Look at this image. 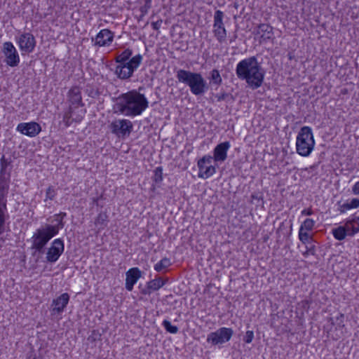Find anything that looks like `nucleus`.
Instances as JSON below:
<instances>
[{
	"instance_id": "obj_1",
	"label": "nucleus",
	"mask_w": 359,
	"mask_h": 359,
	"mask_svg": "<svg viewBox=\"0 0 359 359\" xmlns=\"http://www.w3.org/2000/svg\"><path fill=\"white\" fill-rule=\"evenodd\" d=\"M132 90L121 94L115 100L113 111L115 114L135 117L141 115L148 107L149 101L140 90Z\"/></svg>"
},
{
	"instance_id": "obj_2",
	"label": "nucleus",
	"mask_w": 359,
	"mask_h": 359,
	"mask_svg": "<svg viewBox=\"0 0 359 359\" xmlns=\"http://www.w3.org/2000/svg\"><path fill=\"white\" fill-rule=\"evenodd\" d=\"M237 77L245 81L253 90L259 88L264 79L265 71L255 56L240 61L236 67Z\"/></svg>"
},
{
	"instance_id": "obj_3",
	"label": "nucleus",
	"mask_w": 359,
	"mask_h": 359,
	"mask_svg": "<svg viewBox=\"0 0 359 359\" xmlns=\"http://www.w3.org/2000/svg\"><path fill=\"white\" fill-rule=\"evenodd\" d=\"M176 78L178 82L188 86L196 96L204 95L208 89V83L201 73L180 69L176 72Z\"/></svg>"
},
{
	"instance_id": "obj_4",
	"label": "nucleus",
	"mask_w": 359,
	"mask_h": 359,
	"mask_svg": "<svg viewBox=\"0 0 359 359\" xmlns=\"http://www.w3.org/2000/svg\"><path fill=\"white\" fill-rule=\"evenodd\" d=\"M315 140L312 130L309 126L302 127L296 140V149L302 156H309L314 149Z\"/></svg>"
},
{
	"instance_id": "obj_5",
	"label": "nucleus",
	"mask_w": 359,
	"mask_h": 359,
	"mask_svg": "<svg viewBox=\"0 0 359 359\" xmlns=\"http://www.w3.org/2000/svg\"><path fill=\"white\" fill-rule=\"evenodd\" d=\"M142 60V55L137 54L132 57L128 62L118 63L114 70V74L121 80L130 79L141 65Z\"/></svg>"
},
{
	"instance_id": "obj_6",
	"label": "nucleus",
	"mask_w": 359,
	"mask_h": 359,
	"mask_svg": "<svg viewBox=\"0 0 359 359\" xmlns=\"http://www.w3.org/2000/svg\"><path fill=\"white\" fill-rule=\"evenodd\" d=\"M55 236V230L53 227L44 226L36 230L34 233L32 240V249L35 250L39 253L43 252V248L48 241Z\"/></svg>"
},
{
	"instance_id": "obj_7",
	"label": "nucleus",
	"mask_w": 359,
	"mask_h": 359,
	"mask_svg": "<svg viewBox=\"0 0 359 359\" xmlns=\"http://www.w3.org/2000/svg\"><path fill=\"white\" fill-rule=\"evenodd\" d=\"M233 334L231 328L220 327L215 332H210L207 337V342L215 346L229 341Z\"/></svg>"
},
{
	"instance_id": "obj_8",
	"label": "nucleus",
	"mask_w": 359,
	"mask_h": 359,
	"mask_svg": "<svg viewBox=\"0 0 359 359\" xmlns=\"http://www.w3.org/2000/svg\"><path fill=\"white\" fill-rule=\"evenodd\" d=\"M224 16V13L220 10H217L215 12L212 32L214 36L219 43L225 41L226 38V29L223 22Z\"/></svg>"
},
{
	"instance_id": "obj_9",
	"label": "nucleus",
	"mask_w": 359,
	"mask_h": 359,
	"mask_svg": "<svg viewBox=\"0 0 359 359\" xmlns=\"http://www.w3.org/2000/svg\"><path fill=\"white\" fill-rule=\"evenodd\" d=\"M133 123L128 119H118L110 125V129L113 134L120 137L129 135L133 130Z\"/></svg>"
},
{
	"instance_id": "obj_10",
	"label": "nucleus",
	"mask_w": 359,
	"mask_h": 359,
	"mask_svg": "<svg viewBox=\"0 0 359 359\" xmlns=\"http://www.w3.org/2000/svg\"><path fill=\"white\" fill-rule=\"evenodd\" d=\"M2 52L6 57L5 62L7 65L14 67L20 63V57L18 53L13 44L7 41L3 44Z\"/></svg>"
},
{
	"instance_id": "obj_11",
	"label": "nucleus",
	"mask_w": 359,
	"mask_h": 359,
	"mask_svg": "<svg viewBox=\"0 0 359 359\" xmlns=\"http://www.w3.org/2000/svg\"><path fill=\"white\" fill-rule=\"evenodd\" d=\"M114 33L108 29L100 30L95 37L91 38V41L95 46H109L114 41Z\"/></svg>"
},
{
	"instance_id": "obj_12",
	"label": "nucleus",
	"mask_w": 359,
	"mask_h": 359,
	"mask_svg": "<svg viewBox=\"0 0 359 359\" xmlns=\"http://www.w3.org/2000/svg\"><path fill=\"white\" fill-rule=\"evenodd\" d=\"M212 160L211 156L207 155L198 160L197 165L199 169L198 177L203 179H207L213 175L216 169L213 165L206 166L205 164H210Z\"/></svg>"
},
{
	"instance_id": "obj_13",
	"label": "nucleus",
	"mask_w": 359,
	"mask_h": 359,
	"mask_svg": "<svg viewBox=\"0 0 359 359\" xmlns=\"http://www.w3.org/2000/svg\"><path fill=\"white\" fill-rule=\"evenodd\" d=\"M65 249L64 243L60 238L55 239L51 246L48 249L46 253V260L48 262H55L60 255L62 254Z\"/></svg>"
},
{
	"instance_id": "obj_14",
	"label": "nucleus",
	"mask_w": 359,
	"mask_h": 359,
	"mask_svg": "<svg viewBox=\"0 0 359 359\" xmlns=\"http://www.w3.org/2000/svg\"><path fill=\"white\" fill-rule=\"evenodd\" d=\"M20 49L27 53H32L36 46V40L31 33H23L18 39Z\"/></svg>"
},
{
	"instance_id": "obj_15",
	"label": "nucleus",
	"mask_w": 359,
	"mask_h": 359,
	"mask_svg": "<svg viewBox=\"0 0 359 359\" xmlns=\"http://www.w3.org/2000/svg\"><path fill=\"white\" fill-rule=\"evenodd\" d=\"M16 130L28 137H36L41 131V126L36 122L20 123L17 126Z\"/></svg>"
},
{
	"instance_id": "obj_16",
	"label": "nucleus",
	"mask_w": 359,
	"mask_h": 359,
	"mask_svg": "<svg viewBox=\"0 0 359 359\" xmlns=\"http://www.w3.org/2000/svg\"><path fill=\"white\" fill-rule=\"evenodd\" d=\"M231 147L230 142L226 141L218 144L213 151L215 161L224 162L227 158V151Z\"/></svg>"
},
{
	"instance_id": "obj_17",
	"label": "nucleus",
	"mask_w": 359,
	"mask_h": 359,
	"mask_svg": "<svg viewBox=\"0 0 359 359\" xmlns=\"http://www.w3.org/2000/svg\"><path fill=\"white\" fill-rule=\"evenodd\" d=\"M68 101L70 103L69 107H72L73 109L77 108L79 106H83L82 102L81 91L79 87L73 86L70 88L68 92Z\"/></svg>"
},
{
	"instance_id": "obj_18",
	"label": "nucleus",
	"mask_w": 359,
	"mask_h": 359,
	"mask_svg": "<svg viewBox=\"0 0 359 359\" xmlns=\"http://www.w3.org/2000/svg\"><path fill=\"white\" fill-rule=\"evenodd\" d=\"M142 272L137 267L130 269L126 273V288L128 291H132L134 285L141 277Z\"/></svg>"
},
{
	"instance_id": "obj_19",
	"label": "nucleus",
	"mask_w": 359,
	"mask_h": 359,
	"mask_svg": "<svg viewBox=\"0 0 359 359\" xmlns=\"http://www.w3.org/2000/svg\"><path fill=\"white\" fill-rule=\"evenodd\" d=\"M9 185L0 183V215L7 217V195Z\"/></svg>"
},
{
	"instance_id": "obj_20",
	"label": "nucleus",
	"mask_w": 359,
	"mask_h": 359,
	"mask_svg": "<svg viewBox=\"0 0 359 359\" xmlns=\"http://www.w3.org/2000/svg\"><path fill=\"white\" fill-rule=\"evenodd\" d=\"M69 300V296L67 293H63L53 302V311L57 313H62Z\"/></svg>"
},
{
	"instance_id": "obj_21",
	"label": "nucleus",
	"mask_w": 359,
	"mask_h": 359,
	"mask_svg": "<svg viewBox=\"0 0 359 359\" xmlns=\"http://www.w3.org/2000/svg\"><path fill=\"white\" fill-rule=\"evenodd\" d=\"M257 34H260L262 41L265 42L273 39V27L268 24H260L258 26Z\"/></svg>"
},
{
	"instance_id": "obj_22",
	"label": "nucleus",
	"mask_w": 359,
	"mask_h": 359,
	"mask_svg": "<svg viewBox=\"0 0 359 359\" xmlns=\"http://www.w3.org/2000/svg\"><path fill=\"white\" fill-rule=\"evenodd\" d=\"M82 111L81 114L76 115L73 118L74 109L72 107H69L67 111H66L63 116V121L67 127H69L74 121L80 122L83 118L85 111Z\"/></svg>"
},
{
	"instance_id": "obj_23",
	"label": "nucleus",
	"mask_w": 359,
	"mask_h": 359,
	"mask_svg": "<svg viewBox=\"0 0 359 359\" xmlns=\"http://www.w3.org/2000/svg\"><path fill=\"white\" fill-rule=\"evenodd\" d=\"M108 215L105 212H100L95 219V225L99 231L103 230L108 224Z\"/></svg>"
},
{
	"instance_id": "obj_24",
	"label": "nucleus",
	"mask_w": 359,
	"mask_h": 359,
	"mask_svg": "<svg viewBox=\"0 0 359 359\" xmlns=\"http://www.w3.org/2000/svg\"><path fill=\"white\" fill-rule=\"evenodd\" d=\"M133 55V50L130 48H126L121 53L117 54L115 57V62L118 63L128 62Z\"/></svg>"
},
{
	"instance_id": "obj_25",
	"label": "nucleus",
	"mask_w": 359,
	"mask_h": 359,
	"mask_svg": "<svg viewBox=\"0 0 359 359\" xmlns=\"http://www.w3.org/2000/svg\"><path fill=\"white\" fill-rule=\"evenodd\" d=\"M359 207V199L353 198L350 202L347 201L339 206V211L341 213L345 212L346 210Z\"/></svg>"
},
{
	"instance_id": "obj_26",
	"label": "nucleus",
	"mask_w": 359,
	"mask_h": 359,
	"mask_svg": "<svg viewBox=\"0 0 359 359\" xmlns=\"http://www.w3.org/2000/svg\"><path fill=\"white\" fill-rule=\"evenodd\" d=\"M171 264L172 263L169 258L163 257L154 265V268L156 271L161 272L166 270Z\"/></svg>"
},
{
	"instance_id": "obj_27",
	"label": "nucleus",
	"mask_w": 359,
	"mask_h": 359,
	"mask_svg": "<svg viewBox=\"0 0 359 359\" xmlns=\"http://www.w3.org/2000/svg\"><path fill=\"white\" fill-rule=\"evenodd\" d=\"M209 80L210 84L216 85L217 86H220L222 83V79L219 72L216 69H214L210 72Z\"/></svg>"
},
{
	"instance_id": "obj_28",
	"label": "nucleus",
	"mask_w": 359,
	"mask_h": 359,
	"mask_svg": "<svg viewBox=\"0 0 359 359\" xmlns=\"http://www.w3.org/2000/svg\"><path fill=\"white\" fill-rule=\"evenodd\" d=\"M165 283L161 278L158 277L147 283V287L153 291H156L162 287Z\"/></svg>"
},
{
	"instance_id": "obj_29",
	"label": "nucleus",
	"mask_w": 359,
	"mask_h": 359,
	"mask_svg": "<svg viewBox=\"0 0 359 359\" xmlns=\"http://www.w3.org/2000/svg\"><path fill=\"white\" fill-rule=\"evenodd\" d=\"M332 234L334 238L338 241H342L346 238V236H348V233L344 226H339L335 229H333Z\"/></svg>"
},
{
	"instance_id": "obj_30",
	"label": "nucleus",
	"mask_w": 359,
	"mask_h": 359,
	"mask_svg": "<svg viewBox=\"0 0 359 359\" xmlns=\"http://www.w3.org/2000/svg\"><path fill=\"white\" fill-rule=\"evenodd\" d=\"M54 221L57 222V224L55 225L46 224V226L53 227L55 230V234L57 235L60 229H62L64 227L65 223L62 221V218L57 217L56 214L54 215Z\"/></svg>"
},
{
	"instance_id": "obj_31",
	"label": "nucleus",
	"mask_w": 359,
	"mask_h": 359,
	"mask_svg": "<svg viewBox=\"0 0 359 359\" xmlns=\"http://www.w3.org/2000/svg\"><path fill=\"white\" fill-rule=\"evenodd\" d=\"M344 226L346 227L348 236H353V235L359 232L358 226H354L353 221H347Z\"/></svg>"
},
{
	"instance_id": "obj_32",
	"label": "nucleus",
	"mask_w": 359,
	"mask_h": 359,
	"mask_svg": "<svg viewBox=\"0 0 359 359\" xmlns=\"http://www.w3.org/2000/svg\"><path fill=\"white\" fill-rule=\"evenodd\" d=\"M162 325L167 332L171 334H176L178 332V327L175 325H172L171 323L168 320H164L162 322Z\"/></svg>"
},
{
	"instance_id": "obj_33",
	"label": "nucleus",
	"mask_w": 359,
	"mask_h": 359,
	"mask_svg": "<svg viewBox=\"0 0 359 359\" xmlns=\"http://www.w3.org/2000/svg\"><path fill=\"white\" fill-rule=\"evenodd\" d=\"M315 222L312 219H306L302 224L300 229L306 231H311L314 226Z\"/></svg>"
},
{
	"instance_id": "obj_34",
	"label": "nucleus",
	"mask_w": 359,
	"mask_h": 359,
	"mask_svg": "<svg viewBox=\"0 0 359 359\" xmlns=\"http://www.w3.org/2000/svg\"><path fill=\"white\" fill-rule=\"evenodd\" d=\"M154 175L153 177V180L156 183H160L163 180V168L162 167H157L154 171Z\"/></svg>"
},
{
	"instance_id": "obj_35",
	"label": "nucleus",
	"mask_w": 359,
	"mask_h": 359,
	"mask_svg": "<svg viewBox=\"0 0 359 359\" xmlns=\"http://www.w3.org/2000/svg\"><path fill=\"white\" fill-rule=\"evenodd\" d=\"M6 217V216L0 215V236L4 232ZM4 243V240L3 239V238L0 237V250L3 247Z\"/></svg>"
},
{
	"instance_id": "obj_36",
	"label": "nucleus",
	"mask_w": 359,
	"mask_h": 359,
	"mask_svg": "<svg viewBox=\"0 0 359 359\" xmlns=\"http://www.w3.org/2000/svg\"><path fill=\"white\" fill-rule=\"evenodd\" d=\"M299 238L303 243H309L311 240L309 233L302 229L299 231Z\"/></svg>"
},
{
	"instance_id": "obj_37",
	"label": "nucleus",
	"mask_w": 359,
	"mask_h": 359,
	"mask_svg": "<svg viewBox=\"0 0 359 359\" xmlns=\"http://www.w3.org/2000/svg\"><path fill=\"white\" fill-rule=\"evenodd\" d=\"M56 196V191L55 189L53 186H50L48 187L46 191V199L45 201L49 200H53Z\"/></svg>"
},
{
	"instance_id": "obj_38",
	"label": "nucleus",
	"mask_w": 359,
	"mask_h": 359,
	"mask_svg": "<svg viewBox=\"0 0 359 359\" xmlns=\"http://www.w3.org/2000/svg\"><path fill=\"white\" fill-rule=\"evenodd\" d=\"M9 164H10V161H8V160L6 159L4 156H3L0 159V165H1L0 173H4V174L8 173L6 172V168Z\"/></svg>"
},
{
	"instance_id": "obj_39",
	"label": "nucleus",
	"mask_w": 359,
	"mask_h": 359,
	"mask_svg": "<svg viewBox=\"0 0 359 359\" xmlns=\"http://www.w3.org/2000/svg\"><path fill=\"white\" fill-rule=\"evenodd\" d=\"M11 174L10 173H0V183H5L7 185L10 184Z\"/></svg>"
},
{
	"instance_id": "obj_40",
	"label": "nucleus",
	"mask_w": 359,
	"mask_h": 359,
	"mask_svg": "<svg viewBox=\"0 0 359 359\" xmlns=\"http://www.w3.org/2000/svg\"><path fill=\"white\" fill-rule=\"evenodd\" d=\"M254 339V332L252 330H248L244 336L243 340L245 343L250 344Z\"/></svg>"
},
{
	"instance_id": "obj_41",
	"label": "nucleus",
	"mask_w": 359,
	"mask_h": 359,
	"mask_svg": "<svg viewBox=\"0 0 359 359\" xmlns=\"http://www.w3.org/2000/svg\"><path fill=\"white\" fill-rule=\"evenodd\" d=\"M315 253H316L315 246L313 245H312L310 247H306V250L305 252L303 253V255L304 257H307L309 255H314Z\"/></svg>"
},
{
	"instance_id": "obj_42",
	"label": "nucleus",
	"mask_w": 359,
	"mask_h": 359,
	"mask_svg": "<svg viewBox=\"0 0 359 359\" xmlns=\"http://www.w3.org/2000/svg\"><path fill=\"white\" fill-rule=\"evenodd\" d=\"M344 314H339L337 318H336V320H337V325L339 326V327H344Z\"/></svg>"
},
{
	"instance_id": "obj_43",
	"label": "nucleus",
	"mask_w": 359,
	"mask_h": 359,
	"mask_svg": "<svg viewBox=\"0 0 359 359\" xmlns=\"http://www.w3.org/2000/svg\"><path fill=\"white\" fill-rule=\"evenodd\" d=\"M229 94L226 93H222L221 94L215 95V97L217 98V102H221L222 100H226Z\"/></svg>"
},
{
	"instance_id": "obj_44",
	"label": "nucleus",
	"mask_w": 359,
	"mask_h": 359,
	"mask_svg": "<svg viewBox=\"0 0 359 359\" xmlns=\"http://www.w3.org/2000/svg\"><path fill=\"white\" fill-rule=\"evenodd\" d=\"M162 20H157L156 22H153L151 23V27L155 30H158L161 26Z\"/></svg>"
},
{
	"instance_id": "obj_45",
	"label": "nucleus",
	"mask_w": 359,
	"mask_h": 359,
	"mask_svg": "<svg viewBox=\"0 0 359 359\" xmlns=\"http://www.w3.org/2000/svg\"><path fill=\"white\" fill-rule=\"evenodd\" d=\"M352 192L354 195H359V181L353 186Z\"/></svg>"
},
{
	"instance_id": "obj_46",
	"label": "nucleus",
	"mask_w": 359,
	"mask_h": 359,
	"mask_svg": "<svg viewBox=\"0 0 359 359\" xmlns=\"http://www.w3.org/2000/svg\"><path fill=\"white\" fill-rule=\"evenodd\" d=\"M313 214V210L311 208L304 209L302 211V215H311Z\"/></svg>"
},
{
	"instance_id": "obj_47",
	"label": "nucleus",
	"mask_w": 359,
	"mask_h": 359,
	"mask_svg": "<svg viewBox=\"0 0 359 359\" xmlns=\"http://www.w3.org/2000/svg\"><path fill=\"white\" fill-rule=\"evenodd\" d=\"M251 198H252V199H255V200H257L258 201H260V200H262L261 196H259L258 194H255L251 195Z\"/></svg>"
},
{
	"instance_id": "obj_48",
	"label": "nucleus",
	"mask_w": 359,
	"mask_h": 359,
	"mask_svg": "<svg viewBox=\"0 0 359 359\" xmlns=\"http://www.w3.org/2000/svg\"><path fill=\"white\" fill-rule=\"evenodd\" d=\"M149 8V6L145 5L144 6L141 7L140 11L143 13V15L147 13Z\"/></svg>"
},
{
	"instance_id": "obj_49",
	"label": "nucleus",
	"mask_w": 359,
	"mask_h": 359,
	"mask_svg": "<svg viewBox=\"0 0 359 359\" xmlns=\"http://www.w3.org/2000/svg\"><path fill=\"white\" fill-rule=\"evenodd\" d=\"M56 215H57V217L62 218V220L67 216V213L66 212H60L58 214H56Z\"/></svg>"
},
{
	"instance_id": "obj_50",
	"label": "nucleus",
	"mask_w": 359,
	"mask_h": 359,
	"mask_svg": "<svg viewBox=\"0 0 359 359\" xmlns=\"http://www.w3.org/2000/svg\"><path fill=\"white\" fill-rule=\"evenodd\" d=\"M351 221H353V223H356L359 224V217H354Z\"/></svg>"
},
{
	"instance_id": "obj_51",
	"label": "nucleus",
	"mask_w": 359,
	"mask_h": 359,
	"mask_svg": "<svg viewBox=\"0 0 359 359\" xmlns=\"http://www.w3.org/2000/svg\"><path fill=\"white\" fill-rule=\"evenodd\" d=\"M97 200H98V198H93V201H94V202H97Z\"/></svg>"
}]
</instances>
